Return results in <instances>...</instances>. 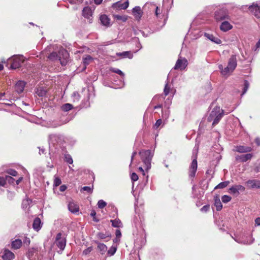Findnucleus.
I'll use <instances>...</instances> for the list:
<instances>
[{
  "label": "nucleus",
  "mask_w": 260,
  "mask_h": 260,
  "mask_svg": "<svg viewBox=\"0 0 260 260\" xmlns=\"http://www.w3.org/2000/svg\"><path fill=\"white\" fill-rule=\"evenodd\" d=\"M223 116V110L219 107L216 106L213 108L208 117V121H213L212 126H214L218 123Z\"/></svg>",
  "instance_id": "1"
},
{
  "label": "nucleus",
  "mask_w": 260,
  "mask_h": 260,
  "mask_svg": "<svg viewBox=\"0 0 260 260\" xmlns=\"http://www.w3.org/2000/svg\"><path fill=\"white\" fill-rule=\"evenodd\" d=\"M68 57L69 54L67 50L64 49L60 50L58 54L56 52H53L48 56V58L51 60L58 59L60 60V62L62 66L66 65Z\"/></svg>",
  "instance_id": "2"
},
{
  "label": "nucleus",
  "mask_w": 260,
  "mask_h": 260,
  "mask_svg": "<svg viewBox=\"0 0 260 260\" xmlns=\"http://www.w3.org/2000/svg\"><path fill=\"white\" fill-rule=\"evenodd\" d=\"M141 158L144 164L146 165V169H150L151 167V161L153 155L149 150H142L139 152Z\"/></svg>",
  "instance_id": "3"
},
{
  "label": "nucleus",
  "mask_w": 260,
  "mask_h": 260,
  "mask_svg": "<svg viewBox=\"0 0 260 260\" xmlns=\"http://www.w3.org/2000/svg\"><path fill=\"white\" fill-rule=\"evenodd\" d=\"M214 18L217 21L230 19L229 11L225 8L217 9L214 13Z\"/></svg>",
  "instance_id": "4"
},
{
  "label": "nucleus",
  "mask_w": 260,
  "mask_h": 260,
  "mask_svg": "<svg viewBox=\"0 0 260 260\" xmlns=\"http://www.w3.org/2000/svg\"><path fill=\"white\" fill-rule=\"evenodd\" d=\"M62 234L61 233H59L57 234L55 243L56 246L60 249L61 251H62L66 245V239L65 238L61 237Z\"/></svg>",
  "instance_id": "5"
},
{
  "label": "nucleus",
  "mask_w": 260,
  "mask_h": 260,
  "mask_svg": "<svg viewBox=\"0 0 260 260\" xmlns=\"http://www.w3.org/2000/svg\"><path fill=\"white\" fill-rule=\"evenodd\" d=\"M248 10L257 18H260V5L253 3L249 6Z\"/></svg>",
  "instance_id": "6"
},
{
  "label": "nucleus",
  "mask_w": 260,
  "mask_h": 260,
  "mask_svg": "<svg viewBox=\"0 0 260 260\" xmlns=\"http://www.w3.org/2000/svg\"><path fill=\"white\" fill-rule=\"evenodd\" d=\"M198 168V162L197 158L193 159L189 166L188 175L191 179H193L195 175Z\"/></svg>",
  "instance_id": "7"
},
{
  "label": "nucleus",
  "mask_w": 260,
  "mask_h": 260,
  "mask_svg": "<svg viewBox=\"0 0 260 260\" xmlns=\"http://www.w3.org/2000/svg\"><path fill=\"white\" fill-rule=\"evenodd\" d=\"M253 155L252 153H246L245 154L237 155L235 156V160L238 162H245L248 160H250Z\"/></svg>",
  "instance_id": "8"
},
{
  "label": "nucleus",
  "mask_w": 260,
  "mask_h": 260,
  "mask_svg": "<svg viewBox=\"0 0 260 260\" xmlns=\"http://www.w3.org/2000/svg\"><path fill=\"white\" fill-rule=\"evenodd\" d=\"M252 148L250 146H244V145H237L234 146L233 151L237 152L240 153H249V152H251Z\"/></svg>",
  "instance_id": "9"
},
{
  "label": "nucleus",
  "mask_w": 260,
  "mask_h": 260,
  "mask_svg": "<svg viewBox=\"0 0 260 260\" xmlns=\"http://www.w3.org/2000/svg\"><path fill=\"white\" fill-rule=\"evenodd\" d=\"M187 66V60L186 58H181V57L178 58L177 60L176 64L174 67V69L183 70Z\"/></svg>",
  "instance_id": "10"
},
{
  "label": "nucleus",
  "mask_w": 260,
  "mask_h": 260,
  "mask_svg": "<svg viewBox=\"0 0 260 260\" xmlns=\"http://www.w3.org/2000/svg\"><path fill=\"white\" fill-rule=\"evenodd\" d=\"M245 188V187L241 185H236L232 186L229 189V192L233 194L238 196L239 194V191H244Z\"/></svg>",
  "instance_id": "11"
},
{
  "label": "nucleus",
  "mask_w": 260,
  "mask_h": 260,
  "mask_svg": "<svg viewBox=\"0 0 260 260\" xmlns=\"http://www.w3.org/2000/svg\"><path fill=\"white\" fill-rule=\"evenodd\" d=\"M82 15L84 18L89 20V23H91L92 20V12L89 7H86L84 8L82 10Z\"/></svg>",
  "instance_id": "12"
},
{
  "label": "nucleus",
  "mask_w": 260,
  "mask_h": 260,
  "mask_svg": "<svg viewBox=\"0 0 260 260\" xmlns=\"http://www.w3.org/2000/svg\"><path fill=\"white\" fill-rule=\"evenodd\" d=\"M237 65V61L236 57L235 55H233L231 56L229 60L228 66L230 68L231 70L234 71L236 69Z\"/></svg>",
  "instance_id": "13"
},
{
  "label": "nucleus",
  "mask_w": 260,
  "mask_h": 260,
  "mask_svg": "<svg viewBox=\"0 0 260 260\" xmlns=\"http://www.w3.org/2000/svg\"><path fill=\"white\" fill-rule=\"evenodd\" d=\"M2 258L4 260H12L15 258V255L9 249H5Z\"/></svg>",
  "instance_id": "14"
},
{
  "label": "nucleus",
  "mask_w": 260,
  "mask_h": 260,
  "mask_svg": "<svg viewBox=\"0 0 260 260\" xmlns=\"http://www.w3.org/2000/svg\"><path fill=\"white\" fill-rule=\"evenodd\" d=\"M100 20L101 23L104 26L109 27L111 25L110 19L105 14H103L100 16Z\"/></svg>",
  "instance_id": "15"
},
{
  "label": "nucleus",
  "mask_w": 260,
  "mask_h": 260,
  "mask_svg": "<svg viewBox=\"0 0 260 260\" xmlns=\"http://www.w3.org/2000/svg\"><path fill=\"white\" fill-rule=\"evenodd\" d=\"M25 86V82L22 81H18L15 86V89L18 93H22Z\"/></svg>",
  "instance_id": "16"
},
{
  "label": "nucleus",
  "mask_w": 260,
  "mask_h": 260,
  "mask_svg": "<svg viewBox=\"0 0 260 260\" xmlns=\"http://www.w3.org/2000/svg\"><path fill=\"white\" fill-rule=\"evenodd\" d=\"M22 61L20 58V57L18 56H15L13 59V62L11 63V68L12 69H17L19 68L22 63Z\"/></svg>",
  "instance_id": "17"
},
{
  "label": "nucleus",
  "mask_w": 260,
  "mask_h": 260,
  "mask_svg": "<svg viewBox=\"0 0 260 260\" xmlns=\"http://www.w3.org/2000/svg\"><path fill=\"white\" fill-rule=\"evenodd\" d=\"M218 68L220 70L221 74L223 76H229L233 72L228 66L223 68L222 64H219Z\"/></svg>",
  "instance_id": "18"
},
{
  "label": "nucleus",
  "mask_w": 260,
  "mask_h": 260,
  "mask_svg": "<svg viewBox=\"0 0 260 260\" xmlns=\"http://www.w3.org/2000/svg\"><path fill=\"white\" fill-rule=\"evenodd\" d=\"M133 13L135 18L137 20H139L142 16L143 12L142 11L140 7L138 6L133 8Z\"/></svg>",
  "instance_id": "19"
},
{
  "label": "nucleus",
  "mask_w": 260,
  "mask_h": 260,
  "mask_svg": "<svg viewBox=\"0 0 260 260\" xmlns=\"http://www.w3.org/2000/svg\"><path fill=\"white\" fill-rule=\"evenodd\" d=\"M233 28V26L227 21H224L220 26V29L223 31H227Z\"/></svg>",
  "instance_id": "20"
},
{
  "label": "nucleus",
  "mask_w": 260,
  "mask_h": 260,
  "mask_svg": "<svg viewBox=\"0 0 260 260\" xmlns=\"http://www.w3.org/2000/svg\"><path fill=\"white\" fill-rule=\"evenodd\" d=\"M68 209L71 212L73 213L78 212L79 210L78 205L74 202H70L69 204Z\"/></svg>",
  "instance_id": "21"
},
{
  "label": "nucleus",
  "mask_w": 260,
  "mask_h": 260,
  "mask_svg": "<svg viewBox=\"0 0 260 260\" xmlns=\"http://www.w3.org/2000/svg\"><path fill=\"white\" fill-rule=\"evenodd\" d=\"M246 183L251 188H260V181L253 180H248Z\"/></svg>",
  "instance_id": "22"
},
{
  "label": "nucleus",
  "mask_w": 260,
  "mask_h": 260,
  "mask_svg": "<svg viewBox=\"0 0 260 260\" xmlns=\"http://www.w3.org/2000/svg\"><path fill=\"white\" fill-rule=\"evenodd\" d=\"M22 241L19 239H15L11 243L12 248L14 249H19L22 246Z\"/></svg>",
  "instance_id": "23"
},
{
  "label": "nucleus",
  "mask_w": 260,
  "mask_h": 260,
  "mask_svg": "<svg viewBox=\"0 0 260 260\" xmlns=\"http://www.w3.org/2000/svg\"><path fill=\"white\" fill-rule=\"evenodd\" d=\"M41 219L39 217H37L34 220L32 227L35 230L38 231L41 228Z\"/></svg>",
  "instance_id": "24"
},
{
  "label": "nucleus",
  "mask_w": 260,
  "mask_h": 260,
  "mask_svg": "<svg viewBox=\"0 0 260 260\" xmlns=\"http://www.w3.org/2000/svg\"><path fill=\"white\" fill-rule=\"evenodd\" d=\"M214 205L217 211H220L222 208V205L218 196L214 197Z\"/></svg>",
  "instance_id": "25"
},
{
  "label": "nucleus",
  "mask_w": 260,
  "mask_h": 260,
  "mask_svg": "<svg viewBox=\"0 0 260 260\" xmlns=\"http://www.w3.org/2000/svg\"><path fill=\"white\" fill-rule=\"evenodd\" d=\"M129 3L128 1H126L123 4H120V3L117 2L113 4V7L115 6L116 8L123 10L127 9Z\"/></svg>",
  "instance_id": "26"
},
{
  "label": "nucleus",
  "mask_w": 260,
  "mask_h": 260,
  "mask_svg": "<svg viewBox=\"0 0 260 260\" xmlns=\"http://www.w3.org/2000/svg\"><path fill=\"white\" fill-rule=\"evenodd\" d=\"M205 36L210 40L211 41L217 44H219L221 43V41L217 37H214L213 35L205 33Z\"/></svg>",
  "instance_id": "27"
},
{
  "label": "nucleus",
  "mask_w": 260,
  "mask_h": 260,
  "mask_svg": "<svg viewBox=\"0 0 260 260\" xmlns=\"http://www.w3.org/2000/svg\"><path fill=\"white\" fill-rule=\"evenodd\" d=\"M96 244H98V248L100 251V253L102 254H105L106 251L107 250V247L106 245L103 243H99L96 241L95 242Z\"/></svg>",
  "instance_id": "28"
},
{
  "label": "nucleus",
  "mask_w": 260,
  "mask_h": 260,
  "mask_svg": "<svg viewBox=\"0 0 260 260\" xmlns=\"http://www.w3.org/2000/svg\"><path fill=\"white\" fill-rule=\"evenodd\" d=\"M110 222L112 223V225L115 228H120L122 226V223L121 220L116 218L114 220H111Z\"/></svg>",
  "instance_id": "29"
},
{
  "label": "nucleus",
  "mask_w": 260,
  "mask_h": 260,
  "mask_svg": "<svg viewBox=\"0 0 260 260\" xmlns=\"http://www.w3.org/2000/svg\"><path fill=\"white\" fill-rule=\"evenodd\" d=\"M117 56H123V57H128L129 59H131L133 57V54L130 51H124L122 53H117Z\"/></svg>",
  "instance_id": "30"
},
{
  "label": "nucleus",
  "mask_w": 260,
  "mask_h": 260,
  "mask_svg": "<svg viewBox=\"0 0 260 260\" xmlns=\"http://www.w3.org/2000/svg\"><path fill=\"white\" fill-rule=\"evenodd\" d=\"M61 109L63 111L67 112L73 109V106L69 103H67L62 105Z\"/></svg>",
  "instance_id": "31"
},
{
  "label": "nucleus",
  "mask_w": 260,
  "mask_h": 260,
  "mask_svg": "<svg viewBox=\"0 0 260 260\" xmlns=\"http://www.w3.org/2000/svg\"><path fill=\"white\" fill-rule=\"evenodd\" d=\"M37 252V250L34 248L29 249L26 255L29 259L32 258L34 255V253Z\"/></svg>",
  "instance_id": "32"
},
{
  "label": "nucleus",
  "mask_w": 260,
  "mask_h": 260,
  "mask_svg": "<svg viewBox=\"0 0 260 260\" xmlns=\"http://www.w3.org/2000/svg\"><path fill=\"white\" fill-rule=\"evenodd\" d=\"M229 183L230 182L229 181L220 182L217 186H215L214 189H216L218 188H224L229 185Z\"/></svg>",
  "instance_id": "33"
},
{
  "label": "nucleus",
  "mask_w": 260,
  "mask_h": 260,
  "mask_svg": "<svg viewBox=\"0 0 260 260\" xmlns=\"http://www.w3.org/2000/svg\"><path fill=\"white\" fill-rule=\"evenodd\" d=\"M114 17L117 20H121L122 22H125L127 20V17L125 15H115Z\"/></svg>",
  "instance_id": "34"
},
{
  "label": "nucleus",
  "mask_w": 260,
  "mask_h": 260,
  "mask_svg": "<svg viewBox=\"0 0 260 260\" xmlns=\"http://www.w3.org/2000/svg\"><path fill=\"white\" fill-rule=\"evenodd\" d=\"M36 93L39 96H44L46 94V91L43 89L42 87H40L37 89Z\"/></svg>",
  "instance_id": "35"
},
{
  "label": "nucleus",
  "mask_w": 260,
  "mask_h": 260,
  "mask_svg": "<svg viewBox=\"0 0 260 260\" xmlns=\"http://www.w3.org/2000/svg\"><path fill=\"white\" fill-rule=\"evenodd\" d=\"M64 160L67 163L69 164H72L73 162V160L72 156L69 154H65Z\"/></svg>",
  "instance_id": "36"
},
{
  "label": "nucleus",
  "mask_w": 260,
  "mask_h": 260,
  "mask_svg": "<svg viewBox=\"0 0 260 260\" xmlns=\"http://www.w3.org/2000/svg\"><path fill=\"white\" fill-rule=\"evenodd\" d=\"M171 90V87L169 85L168 83L166 84L164 89V93L165 96H167L170 93Z\"/></svg>",
  "instance_id": "37"
},
{
  "label": "nucleus",
  "mask_w": 260,
  "mask_h": 260,
  "mask_svg": "<svg viewBox=\"0 0 260 260\" xmlns=\"http://www.w3.org/2000/svg\"><path fill=\"white\" fill-rule=\"evenodd\" d=\"M249 87V83L248 81L245 80L244 83V88L243 90L242 93V95L245 94L247 91L248 88Z\"/></svg>",
  "instance_id": "38"
},
{
  "label": "nucleus",
  "mask_w": 260,
  "mask_h": 260,
  "mask_svg": "<svg viewBox=\"0 0 260 260\" xmlns=\"http://www.w3.org/2000/svg\"><path fill=\"white\" fill-rule=\"evenodd\" d=\"M92 60V57L89 55H86V57L83 58V62L84 64H88L90 61Z\"/></svg>",
  "instance_id": "39"
},
{
  "label": "nucleus",
  "mask_w": 260,
  "mask_h": 260,
  "mask_svg": "<svg viewBox=\"0 0 260 260\" xmlns=\"http://www.w3.org/2000/svg\"><path fill=\"white\" fill-rule=\"evenodd\" d=\"M92 190H93V186H92V187H91L90 186H84L83 187H82L81 188V191H86L88 193H91L92 192Z\"/></svg>",
  "instance_id": "40"
},
{
  "label": "nucleus",
  "mask_w": 260,
  "mask_h": 260,
  "mask_svg": "<svg viewBox=\"0 0 260 260\" xmlns=\"http://www.w3.org/2000/svg\"><path fill=\"white\" fill-rule=\"evenodd\" d=\"M98 205L99 208L103 209L106 206L107 203L103 200H101L98 202Z\"/></svg>",
  "instance_id": "41"
},
{
  "label": "nucleus",
  "mask_w": 260,
  "mask_h": 260,
  "mask_svg": "<svg viewBox=\"0 0 260 260\" xmlns=\"http://www.w3.org/2000/svg\"><path fill=\"white\" fill-rule=\"evenodd\" d=\"M221 199H222V201L223 203H226L229 202L231 200L232 198L229 196L224 195L222 197Z\"/></svg>",
  "instance_id": "42"
},
{
  "label": "nucleus",
  "mask_w": 260,
  "mask_h": 260,
  "mask_svg": "<svg viewBox=\"0 0 260 260\" xmlns=\"http://www.w3.org/2000/svg\"><path fill=\"white\" fill-rule=\"evenodd\" d=\"M116 247L114 246H112L110 248V249L108 250V254L110 255H113L116 252Z\"/></svg>",
  "instance_id": "43"
},
{
  "label": "nucleus",
  "mask_w": 260,
  "mask_h": 260,
  "mask_svg": "<svg viewBox=\"0 0 260 260\" xmlns=\"http://www.w3.org/2000/svg\"><path fill=\"white\" fill-rule=\"evenodd\" d=\"M61 183V179L58 177H56L54 179V185L55 186H58L60 185Z\"/></svg>",
  "instance_id": "44"
},
{
  "label": "nucleus",
  "mask_w": 260,
  "mask_h": 260,
  "mask_svg": "<svg viewBox=\"0 0 260 260\" xmlns=\"http://www.w3.org/2000/svg\"><path fill=\"white\" fill-rule=\"evenodd\" d=\"M7 173L12 176H16L18 175L17 172L13 169H10L8 170Z\"/></svg>",
  "instance_id": "45"
},
{
  "label": "nucleus",
  "mask_w": 260,
  "mask_h": 260,
  "mask_svg": "<svg viewBox=\"0 0 260 260\" xmlns=\"http://www.w3.org/2000/svg\"><path fill=\"white\" fill-rule=\"evenodd\" d=\"M131 180L133 182L136 181L138 180L139 177L138 175L135 173H133L131 176Z\"/></svg>",
  "instance_id": "46"
},
{
  "label": "nucleus",
  "mask_w": 260,
  "mask_h": 260,
  "mask_svg": "<svg viewBox=\"0 0 260 260\" xmlns=\"http://www.w3.org/2000/svg\"><path fill=\"white\" fill-rule=\"evenodd\" d=\"M92 250V247L91 246L88 247L83 251V254L86 255L89 254Z\"/></svg>",
  "instance_id": "47"
},
{
  "label": "nucleus",
  "mask_w": 260,
  "mask_h": 260,
  "mask_svg": "<svg viewBox=\"0 0 260 260\" xmlns=\"http://www.w3.org/2000/svg\"><path fill=\"white\" fill-rule=\"evenodd\" d=\"M5 179H6V182L8 181L10 183H13L15 181V179L10 176H6Z\"/></svg>",
  "instance_id": "48"
},
{
  "label": "nucleus",
  "mask_w": 260,
  "mask_h": 260,
  "mask_svg": "<svg viewBox=\"0 0 260 260\" xmlns=\"http://www.w3.org/2000/svg\"><path fill=\"white\" fill-rule=\"evenodd\" d=\"M209 209H210V205H207L204 206L201 209V211L202 212L206 213V212H207L209 210Z\"/></svg>",
  "instance_id": "49"
},
{
  "label": "nucleus",
  "mask_w": 260,
  "mask_h": 260,
  "mask_svg": "<svg viewBox=\"0 0 260 260\" xmlns=\"http://www.w3.org/2000/svg\"><path fill=\"white\" fill-rule=\"evenodd\" d=\"M112 71L113 72V73H115L120 76H124V74L119 69H113L112 70Z\"/></svg>",
  "instance_id": "50"
},
{
  "label": "nucleus",
  "mask_w": 260,
  "mask_h": 260,
  "mask_svg": "<svg viewBox=\"0 0 260 260\" xmlns=\"http://www.w3.org/2000/svg\"><path fill=\"white\" fill-rule=\"evenodd\" d=\"M97 237L99 239H105L108 236H106V235L103 233H99L97 234Z\"/></svg>",
  "instance_id": "51"
},
{
  "label": "nucleus",
  "mask_w": 260,
  "mask_h": 260,
  "mask_svg": "<svg viewBox=\"0 0 260 260\" xmlns=\"http://www.w3.org/2000/svg\"><path fill=\"white\" fill-rule=\"evenodd\" d=\"M161 123H162V120L161 119H158L156 121V122L154 125V128L157 129L161 124Z\"/></svg>",
  "instance_id": "52"
},
{
  "label": "nucleus",
  "mask_w": 260,
  "mask_h": 260,
  "mask_svg": "<svg viewBox=\"0 0 260 260\" xmlns=\"http://www.w3.org/2000/svg\"><path fill=\"white\" fill-rule=\"evenodd\" d=\"M6 184V179L4 177H0V186H4Z\"/></svg>",
  "instance_id": "53"
},
{
  "label": "nucleus",
  "mask_w": 260,
  "mask_h": 260,
  "mask_svg": "<svg viewBox=\"0 0 260 260\" xmlns=\"http://www.w3.org/2000/svg\"><path fill=\"white\" fill-rule=\"evenodd\" d=\"M95 215H96V212L95 211H92L90 213V216L93 217V220L95 221H98V220H96L95 218Z\"/></svg>",
  "instance_id": "54"
},
{
  "label": "nucleus",
  "mask_w": 260,
  "mask_h": 260,
  "mask_svg": "<svg viewBox=\"0 0 260 260\" xmlns=\"http://www.w3.org/2000/svg\"><path fill=\"white\" fill-rule=\"evenodd\" d=\"M254 142L257 146H260V138L258 137L254 139Z\"/></svg>",
  "instance_id": "55"
},
{
  "label": "nucleus",
  "mask_w": 260,
  "mask_h": 260,
  "mask_svg": "<svg viewBox=\"0 0 260 260\" xmlns=\"http://www.w3.org/2000/svg\"><path fill=\"white\" fill-rule=\"evenodd\" d=\"M116 238H120L121 236V232L119 230H116L115 232Z\"/></svg>",
  "instance_id": "56"
},
{
  "label": "nucleus",
  "mask_w": 260,
  "mask_h": 260,
  "mask_svg": "<svg viewBox=\"0 0 260 260\" xmlns=\"http://www.w3.org/2000/svg\"><path fill=\"white\" fill-rule=\"evenodd\" d=\"M160 14V9L158 8V7H156L155 9V15L157 17L158 16V15Z\"/></svg>",
  "instance_id": "57"
},
{
  "label": "nucleus",
  "mask_w": 260,
  "mask_h": 260,
  "mask_svg": "<svg viewBox=\"0 0 260 260\" xmlns=\"http://www.w3.org/2000/svg\"><path fill=\"white\" fill-rule=\"evenodd\" d=\"M260 48V39L258 40V42L256 43L255 45V50L258 49Z\"/></svg>",
  "instance_id": "58"
},
{
  "label": "nucleus",
  "mask_w": 260,
  "mask_h": 260,
  "mask_svg": "<svg viewBox=\"0 0 260 260\" xmlns=\"http://www.w3.org/2000/svg\"><path fill=\"white\" fill-rule=\"evenodd\" d=\"M255 224L257 225H260V217H257L255 219Z\"/></svg>",
  "instance_id": "59"
},
{
  "label": "nucleus",
  "mask_w": 260,
  "mask_h": 260,
  "mask_svg": "<svg viewBox=\"0 0 260 260\" xmlns=\"http://www.w3.org/2000/svg\"><path fill=\"white\" fill-rule=\"evenodd\" d=\"M67 188V187L65 185H61L60 187V190L61 191H64Z\"/></svg>",
  "instance_id": "60"
},
{
  "label": "nucleus",
  "mask_w": 260,
  "mask_h": 260,
  "mask_svg": "<svg viewBox=\"0 0 260 260\" xmlns=\"http://www.w3.org/2000/svg\"><path fill=\"white\" fill-rule=\"evenodd\" d=\"M103 0H94V3L96 5H100L102 3Z\"/></svg>",
  "instance_id": "61"
},
{
  "label": "nucleus",
  "mask_w": 260,
  "mask_h": 260,
  "mask_svg": "<svg viewBox=\"0 0 260 260\" xmlns=\"http://www.w3.org/2000/svg\"><path fill=\"white\" fill-rule=\"evenodd\" d=\"M255 171L256 172H260V164L255 167Z\"/></svg>",
  "instance_id": "62"
},
{
  "label": "nucleus",
  "mask_w": 260,
  "mask_h": 260,
  "mask_svg": "<svg viewBox=\"0 0 260 260\" xmlns=\"http://www.w3.org/2000/svg\"><path fill=\"white\" fill-rule=\"evenodd\" d=\"M22 177H20L18 180L16 181V183L17 185H18L22 181Z\"/></svg>",
  "instance_id": "63"
},
{
  "label": "nucleus",
  "mask_w": 260,
  "mask_h": 260,
  "mask_svg": "<svg viewBox=\"0 0 260 260\" xmlns=\"http://www.w3.org/2000/svg\"><path fill=\"white\" fill-rule=\"evenodd\" d=\"M139 170L142 173L143 175H145V173L143 169L142 168V167H139Z\"/></svg>",
  "instance_id": "64"
}]
</instances>
